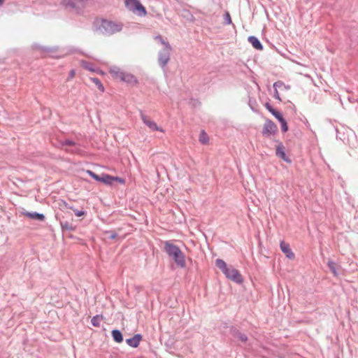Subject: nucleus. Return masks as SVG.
<instances>
[{"label":"nucleus","instance_id":"f257e3e1","mask_svg":"<svg viewBox=\"0 0 358 358\" xmlns=\"http://www.w3.org/2000/svg\"><path fill=\"white\" fill-rule=\"evenodd\" d=\"M164 250L178 267L180 268L186 267L185 255L178 245L166 241L164 242Z\"/></svg>","mask_w":358,"mask_h":358},{"label":"nucleus","instance_id":"f03ea898","mask_svg":"<svg viewBox=\"0 0 358 358\" xmlns=\"http://www.w3.org/2000/svg\"><path fill=\"white\" fill-rule=\"evenodd\" d=\"M216 266L220 268L225 276L232 280L233 282L241 284L243 282V278L240 272L234 268L232 266H228L226 262L221 259H217L215 260Z\"/></svg>","mask_w":358,"mask_h":358},{"label":"nucleus","instance_id":"7ed1b4c3","mask_svg":"<svg viewBox=\"0 0 358 358\" xmlns=\"http://www.w3.org/2000/svg\"><path fill=\"white\" fill-rule=\"evenodd\" d=\"M123 24L106 19L97 21V29L104 35L110 36L122 31Z\"/></svg>","mask_w":358,"mask_h":358},{"label":"nucleus","instance_id":"20e7f679","mask_svg":"<svg viewBox=\"0 0 358 358\" xmlns=\"http://www.w3.org/2000/svg\"><path fill=\"white\" fill-rule=\"evenodd\" d=\"M87 1V0H62V3L66 8H69L79 14L84 8Z\"/></svg>","mask_w":358,"mask_h":358},{"label":"nucleus","instance_id":"39448f33","mask_svg":"<svg viewBox=\"0 0 358 358\" xmlns=\"http://www.w3.org/2000/svg\"><path fill=\"white\" fill-rule=\"evenodd\" d=\"M126 7L133 12H137L140 15H145L147 13L145 8L138 0H125Z\"/></svg>","mask_w":358,"mask_h":358},{"label":"nucleus","instance_id":"423d86ee","mask_svg":"<svg viewBox=\"0 0 358 358\" xmlns=\"http://www.w3.org/2000/svg\"><path fill=\"white\" fill-rule=\"evenodd\" d=\"M262 134L263 136L266 138L276 135L278 134L277 125L272 120L266 119L264 124Z\"/></svg>","mask_w":358,"mask_h":358},{"label":"nucleus","instance_id":"0eeeda50","mask_svg":"<svg viewBox=\"0 0 358 358\" xmlns=\"http://www.w3.org/2000/svg\"><path fill=\"white\" fill-rule=\"evenodd\" d=\"M31 48L33 50L38 52L41 57H45L47 56L54 57L55 53L57 50L56 48L43 46L38 43L32 45Z\"/></svg>","mask_w":358,"mask_h":358},{"label":"nucleus","instance_id":"6e6552de","mask_svg":"<svg viewBox=\"0 0 358 358\" xmlns=\"http://www.w3.org/2000/svg\"><path fill=\"white\" fill-rule=\"evenodd\" d=\"M172 51L171 46L163 48L158 54V63L162 68L165 69L171 58V53Z\"/></svg>","mask_w":358,"mask_h":358},{"label":"nucleus","instance_id":"1a4fd4ad","mask_svg":"<svg viewBox=\"0 0 358 358\" xmlns=\"http://www.w3.org/2000/svg\"><path fill=\"white\" fill-rule=\"evenodd\" d=\"M140 115L143 122L146 126H148L151 131H158L164 133L165 131L162 127L157 126L156 122L151 120L146 115L143 113L142 110L140 111Z\"/></svg>","mask_w":358,"mask_h":358},{"label":"nucleus","instance_id":"9d476101","mask_svg":"<svg viewBox=\"0 0 358 358\" xmlns=\"http://www.w3.org/2000/svg\"><path fill=\"white\" fill-rule=\"evenodd\" d=\"M285 150V148L283 145L282 143L279 142L275 149V155L278 157L282 159L285 162L290 164L292 162V160L289 159V157L287 156Z\"/></svg>","mask_w":358,"mask_h":358},{"label":"nucleus","instance_id":"9b49d317","mask_svg":"<svg viewBox=\"0 0 358 358\" xmlns=\"http://www.w3.org/2000/svg\"><path fill=\"white\" fill-rule=\"evenodd\" d=\"M229 333L231 336H233L235 338H237L238 340H240L243 343H245L248 340L247 335L243 333H241L239 331V329H238L234 326L230 327Z\"/></svg>","mask_w":358,"mask_h":358},{"label":"nucleus","instance_id":"f8f14e48","mask_svg":"<svg viewBox=\"0 0 358 358\" xmlns=\"http://www.w3.org/2000/svg\"><path fill=\"white\" fill-rule=\"evenodd\" d=\"M280 247L281 251L285 255L286 257L289 259H294V254L292 251L289 243H287L282 241L280 242Z\"/></svg>","mask_w":358,"mask_h":358},{"label":"nucleus","instance_id":"ddd939ff","mask_svg":"<svg viewBox=\"0 0 358 358\" xmlns=\"http://www.w3.org/2000/svg\"><path fill=\"white\" fill-rule=\"evenodd\" d=\"M142 340V335L140 334H135L132 338H127L126 343L132 348H137L140 341Z\"/></svg>","mask_w":358,"mask_h":358},{"label":"nucleus","instance_id":"4468645a","mask_svg":"<svg viewBox=\"0 0 358 358\" xmlns=\"http://www.w3.org/2000/svg\"><path fill=\"white\" fill-rule=\"evenodd\" d=\"M122 81L130 85H136L138 81V79L131 73L124 71V76Z\"/></svg>","mask_w":358,"mask_h":358},{"label":"nucleus","instance_id":"2eb2a0df","mask_svg":"<svg viewBox=\"0 0 358 358\" xmlns=\"http://www.w3.org/2000/svg\"><path fill=\"white\" fill-rule=\"evenodd\" d=\"M110 74L115 80H120L122 81L123 76H124V71H122L118 67H113L109 71Z\"/></svg>","mask_w":358,"mask_h":358},{"label":"nucleus","instance_id":"dca6fc26","mask_svg":"<svg viewBox=\"0 0 358 358\" xmlns=\"http://www.w3.org/2000/svg\"><path fill=\"white\" fill-rule=\"evenodd\" d=\"M23 215L32 220H36L39 221L45 220V215L43 213H39L37 212H25L23 213Z\"/></svg>","mask_w":358,"mask_h":358},{"label":"nucleus","instance_id":"f3484780","mask_svg":"<svg viewBox=\"0 0 358 358\" xmlns=\"http://www.w3.org/2000/svg\"><path fill=\"white\" fill-rule=\"evenodd\" d=\"M248 41L252 44L253 48L258 50H262L264 47L260 42V41L254 36H250L248 37Z\"/></svg>","mask_w":358,"mask_h":358},{"label":"nucleus","instance_id":"a211bd4d","mask_svg":"<svg viewBox=\"0 0 358 358\" xmlns=\"http://www.w3.org/2000/svg\"><path fill=\"white\" fill-rule=\"evenodd\" d=\"M111 336L114 341L120 343L123 341V335L119 329H113L111 331Z\"/></svg>","mask_w":358,"mask_h":358},{"label":"nucleus","instance_id":"6ab92c4d","mask_svg":"<svg viewBox=\"0 0 358 358\" xmlns=\"http://www.w3.org/2000/svg\"><path fill=\"white\" fill-rule=\"evenodd\" d=\"M60 225L63 231H73L76 230V227L73 226L71 223L68 221L60 222Z\"/></svg>","mask_w":358,"mask_h":358},{"label":"nucleus","instance_id":"aec40b11","mask_svg":"<svg viewBox=\"0 0 358 358\" xmlns=\"http://www.w3.org/2000/svg\"><path fill=\"white\" fill-rule=\"evenodd\" d=\"M113 181H114L113 176H110L106 173H103L101 175V179H100L99 182H102L106 185H111Z\"/></svg>","mask_w":358,"mask_h":358},{"label":"nucleus","instance_id":"412c9836","mask_svg":"<svg viewBox=\"0 0 358 358\" xmlns=\"http://www.w3.org/2000/svg\"><path fill=\"white\" fill-rule=\"evenodd\" d=\"M327 266L329 267V268L332 272L334 276L338 275V273L337 271V265L333 260H329L327 262Z\"/></svg>","mask_w":358,"mask_h":358},{"label":"nucleus","instance_id":"4be33fe9","mask_svg":"<svg viewBox=\"0 0 358 358\" xmlns=\"http://www.w3.org/2000/svg\"><path fill=\"white\" fill-rule=\"evenodd\" d=\"M103 317L102 315H94L91 320V323H92V326H94L95 327H99L100 322L101 320H103Z\"/></svg>","mask_w":358,"mask_h":358},{"label":"nucleus","instance_id":"5701e85b","mask_svg":"<svg viewBox=\"0 0 358 358\" xmlns=\"http://www.w3.org/2000/svg\"><path fill=\"white\" fill-rule=\"evenodd\" d=\"M65 206L73 210L75 215L77 216V217H81V216H83L86 214V212L83 210H78L77 208H75L73 206H69L67 203L65 204Z\"/></svg>","mask_w":358,"mask_h":358},{"label":"nucleus","instance_id":"b1692460","mask_svg":"<svg viewBox=\"0 0 358 358\" xmlns=\"http://www.w3.org/2000/svg\"><path fill=\"white\" fill-rule=\"evenodd\" d=\"M82 66L85 69H87L90 71H92V72H95L96 71L95 67H94V65L90 62H87V61H83L82 62Z\"/></svg>","mask_w":358,"mask_h":358},{"label":"nucleus","instance_id":"393cba45","mask_svg":"<svg viewBox=\"0 0 358 358\" xmlns=\"http://www.w3.org/2000/svg\"><path fill=\"white\" fill-rule=\"evenodd\" d=\"M199 142L203 144H207L209 141V138L208 134L205 132L204 130H202L199 135Z\"/></svg>","mask_w":358,"mask_h":358},{"label":"nucleus","instance_id":"a878e982","mask_svg":"<svg viewBox=\"0 0 358 358\" xmlns=\"http://www.w3.org/2000/svg\"><path fill=\"white\" fill-rule=\"evenodd\" d=\"M90 80H92V83H94L96 85L97 88L101 92H104V90H105L104 87H103L102 83L101 82V80L98 78H90Z\"/></svg>","mask_w":358,"mask_h":358},{"label":"nucleus","instance_id":"bb28decb","mask_svg":"<svg viewBox=\"0 0 358 358\" xmlns=\"http://www.w3.org/2000/svg\"><path fill=\"white\" fill-rule=\"evenodd\" d=\"M223 18H224L223 24L224 25L231 24L232 23L231 15L228 10H225L224 14L223 15Z\"/></svg>","mask_w":358,"mask_h":358},{"label":"nucleus","instance_id":"cd10ccee","mask_svg":"<svg viewBox=\"0 0 358 358\" xmlns=\"http://www.w3.org/2000/svg\"><path fill=\"white\" fill-rule=\"evenodd\" d=\"M155 39L157 41L159 42L161 44H162L164 46L163 48H167L171 46L169 43L168 41H166L161 35L156 36Z\"/></svg>","mask_w":358,"mask_h":358},{"label":"nucleus","instance_id":"c85d7f7f","mask_svg":"<svg viewBox=\"0 0 358 358\" xmlns=\"http://www.w3.org/2000/svg\"><path fill=\"white\" fill-rule=\"evenodd\" d=\"M87 173L93 179H94L96 181H99L100 179H101V176H99L97 174H96L94 172H93L91 170H87Z\"/></svg>","mask_w":358,"mask_h":358},{"label":"nucleus","instance_id":"c756f323","mask_svg":"<svg viewBox=\"0 0 358 358\" xmlns=\"http://www.w3.org/2000/svg\"><path fill=\"white\" fill-rule=\"evenodd\" d=\"M106 234H108V238L113 240L117 238V234L114 231H106Z\"/></svg>","mask_w":358,"mask_h":358},{"label":"nucleus","instance_id":"7c9ffc66","mask_svg":"<svg viewBox=\"0 0 358 358\" xmlns=\"http://www.w3.org/2000/svg\"><path fill=\"white\" fill-rule=\"evenodd\" d=\"M62 145H69V146H73L76 145V142L70 140V139H66L63 142H62Z\"/></svg>","mask_w":358,"mask_h":358},{"label":"nucleus","instance_id":"2f4dec72","mask_svg":"<svg viewBox=\"0 0 358 358\" xmlns=\"http://www.w3.org/2000/svg\"><path fill=\"white\" fill-rule=\"evenodd\" d=\"M280 127L282 132L285 133L288 131V125L286 120L280 124Z\"/></svg>","mask_w":358,"mask_h":358},{"label":"nucleus","instance_id":"473e14b6","mask_svg":"<svg viewBox=\"0 0 358 358\" xmlns=\"http://www.w3.org/2000/svg\"><path fill=\"white\" fill-rule=\"evenodd\" d=\"M264 106L266 107V108L272 114L273 113V111L275 110V109H274L272 106L268 103V102H266L265 104H264Z\"/></svg>","mask_w":358,"mask_h":358},{"label":"nucleus","instance_id":"72a5a7b5","mask_svg":"<svg viewBox=\"0 0 358 358\" xmlns=\"http://www.w3.org/2000/svg\"><path fill=\"white\" fill-rule=\"evenodd\" d=\"M272 115L277 119V120H279V118H280L281 117H282V115L281 113H280L279 111L278 110H275L273 111V113H272Z\"/></svg>","mask_w":358,"mask_h":358},{"label":"nucleus","instance_id":"f704fd0d","mask_svg":"<svg viewBox=\"0 0 358 358\" xmlns=\"http://www.w3.org/2000/svg\"><path fill=\"white\" fill-rule=\"evenodd\" d=\"M76 75V71L74 69H71L70 71H69V78H68V80H71L72 78H74Z\"/></svg>","mask_w":358,"mask_h":358},{"label":"nucleus","instance_id":"c9c22d12","mask_svg":"<svg viewBox=\"0 0 358 358\" xmlns=\"http://www.w3.org/2000/svg\"><path fill=\"white\" fill-rule=\"evenodd\" d=\"M273 96H274L276 99H278V100H279V101H281V99H280V95H279V92H278V90H277V89H274V94H273Z\"/></svg>","mask_w":358,"mask_h":358},{"label":"nucleus","instance_id":"e433bc0d","mask_svg":"<svg viewBox=\"0 0 358 358\" xmlns=\"http://www.w3.org/2000/svg\"><path fill=\"white\" fill-rule=\"evenodd\" d=\"M283 85L282 82L278 81L273 83V87L274 89H277V87L282 86Z\"/></svg>","mask_w":358,"mask_h":358},{"label":"nucleus","instance_id":"4c0bfd02","mask_svg":"<svg viewBox=\"0 0 358 358\" xmlns=\"http://www.w3.org/2000/svg\"><path fill=\"white\" fill-rule=\"evenodd\" d=\"M114 181H118L120 183H124V180L123 178H119V177H115L113 176Z\"/></svg>","mask_w":358,"mask_h":358},{"label":"nucleus","instance_id":"58836bf2","mask_svg":"<svg viewBox=\"0 0 358 358\" xmlns=\"http://www.w3.org/2000/svg\"><path fill=\"white\" fill-rule=\"evenodd\" d=\"M278 121L281 124V123H282L283 122L285 121V119L282 116L280 118H279V120H278Z\"/></svg>","mask_w":358,"mask_h":358},{"label":"nucleus","instance_id":"ea45409f","mask_svg":"<svg viewBox=\"0 0 358 358\" xmlns=\"http://www.w3.org/2000/svg\"><path fill=\"white\" fill-rule=\"evenodd\" d=\"M5 0H0V7L3 6Z\"/></svg>","mask_w":358,"mask_h":358}]
</instances>
